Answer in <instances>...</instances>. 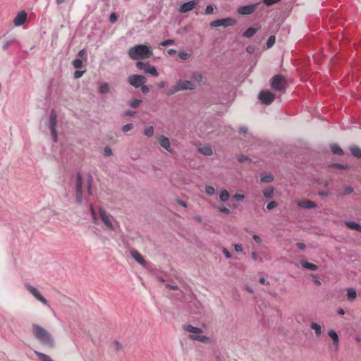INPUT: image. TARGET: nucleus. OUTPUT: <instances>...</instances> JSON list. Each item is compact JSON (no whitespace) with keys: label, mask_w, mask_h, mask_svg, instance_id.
<instances>
[{"label":"nucleus","mask_w":361,"mask_h":361,"mask_svg":"<svg viewBox=\"0 0 361 361\" xmlns=\"http://www.w3.org/2000/svg\"><path fill=\"white\" fill-rule=\"evenodd\" d=\"M179 91H180V88H179V86H178V83H176V85L175 86H173V87H170L167 90L166 95L171 96V95L174 94L175 93H176V92H178Z\"/></svg>","instance_id":"nucleus-34"},{"label":"nucleus","mask_w":361,"mask_h":361,"mask_svg":"<svg viewBox=\"0 0 361 361\" xmlns=\"http://www.w3.org/2000/svg\"><path fill=\"white\" fill-rule=\"evenodd\" d=\"M297 247L300 249V250H305L306 248V245L305 243H302V242H298L296 244Z\"/></svg>","instance_id":"nucleus-57"},{"label":"nucleus","mask_w":361,"mask_h":361,"mask_svg":"<svg viewBox=\"0 0 361 361\" xmlns=\"http://www.w3.org/2000/svg\"><path fill=\"white\" fill-rule=\"evenodd\" d=\"M274 180V176L271 173H264L261 176L262 183H271Z\"/></svg>","instance_id":"nucleus-29"},{"label":"nucleus","mask_w":361,"mask_h":361,"mask_svg":"<svg viewBox=\"0 0 361 361\" xmlns=\"http://www.w3.org/2000/svg\"><path fill=\"white\" fill-rule=\"evenodd\" d=\"M277 206V202H275V201H271L270 202H269L267 205V209L269 210H271L273 209L274 208H275Z\"/></svg>","instance_id":"nucleus-47"},{"label":"nucleus","mask_w":361,"mask_h":361,"mask_svg":"<svg viewBox=\"0 0 361 361\" xmlns=\"http://www.w3.org/2000/svg\"><path fill=\"white\" fill-rule=\"evenodd\" d=\"M131 255L133 257V259L140 264L145 265V260L143 259L142 255L140 254L139 252L137 250H133L131 252Z\"/></svg>","instance_id":"nucleus-21"},{"label":"nucleus","mask_w":361,"mask_h":361,"mask_svg":"<svg viewBox=\"0 0 361 361\" xmlns=\"http://www.w3.org/2000/svg\"><path fill=\"white\" fill-rule=\"evenodd\" d=\"M136 67L144 71L145 73H149L154 77L159 75V73L155 66H151L148 62L137 61L135 63Z\"/></svg>","instance_id":"nucleus-8"},{"label":"nucleus","mask_w":361,"mask_h":361,"mask_svg":"<svg viewBox=\"0 0 361 361\" xmlns=\"http://www.w3.org/2000/svg\"><path fill=\"white\" fill-rule=\"evenodd\" d=\"M109 91V87L107 83H104L99 87V92L102 94H106Z\"/></svg>","instance_id":"nucleus-39"},{"label":"nucleus","mask_w":361,"mask_h":361,"mask_svg":"<svg viewBox=\"0 0 361 361\" xmlns=\"http://www.w3.org/2000/svg\"><path fill=\"white\" fill-rule=\"evenodd\" d=\"M331 149L333 154L342 155L343 154V151L342 149L336 144H333L331 145Z\"/></svg>","instance_id":"nucleus-27"},{"label":"nucleus","mask_w":361,"mask_h":361,"mask_svg":"<svg viewBox=\"0 0 361 361\" xmlns=\"http://www.w3.org/2000/svg\"><path fill=\"white\" fill-rule=\"evenodd\" d=\"M198 0H191L187 2L183 3L180 5L179 8V12L181 13H185L192 11L198 4Z\"/></svg>","instance_id":"nucleus-15"},{"label":"nucleus","mask_w":361,"mask_h":361,"mask_svg":"<svg viewBox=\"0 0 361 361\" xmlns=\"http://www.w3.org/2000/svg\"><path fill=\"white\" fill-rule=\"evenodd\" d=\"M132 128H133V124L128 123V124L123 126L122 130H123V132L126 133V132L130 131Z\"/></svg>","instance_id":"nucleus-46"},{"label":"nucleus","mask_w":361,"mask_h":361,"mask_svg":"<svg viewBox=\"0 0 361 361\" xmlns=\"http://www.w3.org/2000/svg\"><path fill=\"white\" fill-rule=\"evenodd\" d=\"M111 154H112V151H111V148H109V147H106L104 148V155L110 156Z\"/></svg>","instance_id":"nucleus-58"},{"label":"nucleus","mask_w":361,"mask_h":361,"mask_svg":"<svg viewBox=\"0 0 361 361\" xmlns=\"http://www.w3.org/2000/svg\"><path fill=\"white\" fill-rule=\"evenodd\" d=\"M35 354L39 358L40 361H53L50 356L41 352L35 351Z\"/></svg>","instance_id":"nucleus-26"},{"label":"nucleus","mask_w":361,"mask_h":361,"mask_svg":"<svg viewBox=\"0 0 361 361\" xmlns=\"http://www.w3.org/2000/svg\"><path fill=\"white\" fill-rule=\"evenodd\" d=\"M140 87L142 93L144 94H147L149 92V88L147 85H142Z\"/></svg>","instance_id":"nucleus-56"},{"label":"nucleus","mask_w":361,"mask_h":361,"mask_svg":"<svg viewBox=\"0 0 361 361\" xmlns=\"http://www.w3.org/2000/svg\"><path fill=\"white\" fill-rule=\"evenodd\" d=\"M247 159V157L245 155H240L239 157H238V161L240 162H243L245 160H246Z\"/></svg>","instance_id":"nucleus-63"},{"label":"nucleus","mask_w":361,"mask_h":361,"mask_svg":"<svg viewBox=\"0 0 361 361\" xmlns=\"http://www.w3.org/2000/svg\"><path fill=\"white\" fill-rule=\"evenodd\" d=\"M26 289L39 301L44 305H47V300L42 295L39 291L30 284L25 285Z\"/></svg>","instance_id":"nucleus-14"},{"label":"nucleus","mask_w":361,"mask_h":361,"mask_svg":"<svg viewBox=\"0 0 361 361\" xmlns=\"http://www.w3.org/2000/svg\"><path fill=\"white\" fill-rule=\"evenodd\" d=\"M109 20L111 23H114L117 20V16L115 13L110 14Z\"/></svg>","instance_id":"nucleus-51"},{"label":"nucleus","mask_w":361,"mask_h":361,"mask_svg":"<svg viewBox=\"0 0 361 361\" xmlns=\"http://www.w3.org/2000/svg\"><path fill=\"white\" fill-rule=\"evenodd\" d=\"M236 23V20L232 18H226L223 19L216 20L211 23L210 25L214 27L220 26L228 27L234 25Z\"/></svg>","instance_id":"nucleus-9"},{"label":"nucleus","mask_w":361,"mask_h":361,"mask_svg":"<svg viewBox=\"0 0 361 361\" xmlns=\"http://www.w3.org/2000/svg\"><path fill=\"white\" fill-rule=\"evenodd\" d=\"M128 82L134 87H140L147 82L145 76L141 75H132L128 78Z\"/></svg>","instance_id":"nucleus-10"},{"label":"nucleus","mask_w":361,"mask_h":361,"mask_svg":"<svg viewBox=\"0 0 361 361\" xmlns=\"http://www.w3.org/2000/svg\"><path fill=\"white\" fill-rule=\"evenodd\" d=\"M159 145L166 149L168 152H171L172 149L171 148L170 142L168 137L164 135H160L159 137Z\"/></svg>","instance_id":"nucleus-18"},{"label":"nucleus","mask_w":361,"mask_h":361,"mask_svg":"<svg viewBox=\"0 0 361 361\" xmlns=\"http://www.w3.org/2000/svg\"><path fill=\"white\" fill-rule=\"evenodd\" d=\"M297 204L304 209H313L317 207V204L314 202L307 200L298 201Z\"/></svg>","instance_id":"nucleus-19"},{"label":"nucleus","mask_w":361,"mask_h":361,"mask_svg":"<svg viewBox=\"0 0 361 361\" xmlns=\"http://www.w3.org/2000/svg\"><path fill=\"white\" fill-rule=\"evenodd\" d=\"M84 71H75L74 72V78H80L83 75Z\"/></svg>","instance_id":"nucleus-54"},{"label":"nucleus","mask_w":361,"mask_h":361,"mask_svg":"<svg viewBox=\"0 0 361 361\" xmlns=\"http://www.w3.org/2000/svg\"><path fill=\"white\" fill-rule=\"evenodd\" d=\"M257 32V30L253 27L247 28L244 32L243 36L247 38L252 37Z\"/></svg>","instance_id":"nucleus-32"},{"label":"nucleus","mask_w":361,"mask_h":361,"mask_svg":"<svg viewBox=\"0 0 361 361\" xmlns=\"http://www.w3.org/2000/svg\"><path fill=\"white\" fill-rule=\"evenodd\" d=\"M328 334L333 341L334 346L335 347L336 350H337L339 344V338L337 333L334 330H330L329 331Z\"/></svg>","instance_id":"nucleus-20"},{"label":"nucleus","mask_w":361,"mask_h":361,"mask_svg":"<svg viewBox=\"0 0 361 361\" xmlns=\"http://www.w3.org/2000/svg\"><path fill=\"white\" fill-rule=\"evenodd\" d=\"M222 251H223V253L224 254L225 257L227 259H231L232 258L231 254L230 253V252L226 248H225V247L223 248Z\"/></svg>","instance_id":"nucleus-50"},{"label":"nucleus","mask_w":361,"mask_h":361,"mask_svg":"<svg viewBox=\"0 0 361 361\" xmlns=\"http://www.w3.org/2000/svg\"><path fill=\"white\" fill-rule=\"evenodd\" d=\"M263 195L266 198H271L274 195V188L273 187H269L266 190H263Z\"/></svg>","instance_id":"nucleus-31"},{"label":"nucleus","mask_w":361,"mask_h":361,"mask_svg":"<svg viewBox=\"0 0 361 361\" xmlns=\"http://www.w3.org/2000/svg\"><path fill=\"white\" fill-rule=\"evenodd\" d=\"M214 12V8L212 5H207L205 9V14L206 15H210L212 14Z\"/></svg>","instance_id":"nucleus-48"},{"label":"nucleus","mask_w":361,"mask_h":361,"mask_svg":"<svg viewBox=\"0 0 361 361\" xmlns=\"http://www.w3.org/2000/svg\"><path fill=\"white\" fill-rule=\"evenodd\" d=\"M73 64L75 68H80L82 67V61L81 59H74V61L73 62Z\"/></svg>","instance_id":"nucleus-44"},{"label":"nucleus","mask_w":361,"mask_h":361,"mask_svg":"<svg viewBox=\"0 0 361 361\" xmlns=\"http://www.w3.org/2000/svg\"><path fill=\"white\" fill-rule=\"evenodd\" d=\"M219 210L221 212H222V213H224V214H230V212H230V209H228V208H227V207H219Z\"/></svg>","instance_id":"nucleus-52"},{"label":"nucleus","mask_w":361,"mask_h":361,"mask_svg":"<svg viewBox=\"0 0 361 361\" xmlns=\"http://www.w3.org/2000/svg\"><path fill=\"white\" fill-rule=\"evenodd\" d=\"M93 178L90 173H78L75 179V200L79 204L83 201V191L86 190L88 195H92V185Z\"/></svg>","instance_id":"nucleus-1"},{"label":"nucleus","mask_w":361,"mask_h":361,"mask_svg":"<svg viewBox=\"0 0 361 361\" xmlns=\"http://www.w3.org/2000/svg\"><path fill=\"white\" fill-rule=\"evenodd\" d=\"M258 97L262 104L269 105L273 102L275 98V94L270 91H262L259 94Z\"/></svg>","instance_id":"nucleus-12"},{"label":"nucleus","mask_w":361,"mask_h":361,"mask_svg":"<svg viewBox=\"0 0 361 361\" xmlns=\"http://www.w3.org/2000/svg\"><path fill=\"white\" fill-rule=\"evenodd\" d=\"M129 57L133 60L149 59L153 55L151 48L145 44H137L128 51Z\"/></svg>","instance_id":"nucleus-3"},{"label":"nucleus","mask_w":361,"mask_h":361,"mask_svg":"<svg viewBox=\"0 0 361 361\" xmlns=\"http://www.w3.org/2000/svg\"><path fill=\"white\" fill-rule=\"evenodd\" d=\"M13 42V40L6 41L3 45V49L4 50L7 49Z\"/></svg>","instance_id":"nucleus-59"},{"label":"nucleus","mask_w":361,"mask_h":361,"mask_svg":"<svg viewBox=\"0 0 361 361\" xmlns=\"http://www.w3.org/2000/svg\"><path fill=\"white\" fill-rule=\"evenodd\" d=\"M27 18V13L24 11L19 12L13 19V23L16 26L19 27L23 25Z\"/></svg>","instance_id":"nucleus-16"},{"label":"nucleus","mask_w":361,"mask_h":361,"mask_svg":"<svg viewBox=\"0 0 361 361\" xmlns=\"http://www.w3.org/2000/svg\"><path fill=\"white\" fill-rule=\"evenodd\" d=\"M142 103L141 99H134L130 101L129 105L133 108H137Z\"/></svg>","instance_id":"nucleus-36"},{"label":"nucleus","mask_w":361,"mask_h":361,"mask_svg":"<svg viewBox=\"0 0 361 361\" xmlns=\"http://www.w3.org/2000/svg\"><path fill=\"white\" fill-rule=\"evenodd\" d=\"M312 279H313V281L315 284L317 285H320L321 284V281L319 279V278L316 276V275H312Z\"/></svg>","instance_id":"nucleus-60"},{"label":"nucleus","mask_w":361,"mask_h":361,"mask_svg":"<svg viewBox=\"0 0 361 361\" xmlns=\"http://www.w3.org/2000/svg\"><path fill=\"white\" fill-rule=\"evenodd\" d=\"M357 293L356 290L352 288H348L347 290V298L349 300H353L356 298Z\"/></svg>","instance_id":"nucleus-30"},{"label":"nucleus","mask_w":361,"mask_h":361,"mask_svg":"<svg viewBox=\"0 0 361 361\" xmlns=\"http://www.w3.org/2000/svg\"><path fill=\"white\" fill-rule=\"evenodd\" d=\"M175 44V41L173 39H166L164 42H162L161 44H160V46H162V47H167V46H170V45H173Z\"/></svg>","instance_id":"nucleus-43"},{"label":"nucleus","mask_w":361,"mask_h":361,"mask_svg":"<svg viewBox=\"0 0 361 361\" xmlns=\"http://www.w3.org/2000/svg\"><path fill=\"white\" fill-rule=\"evenodd\" d=\"M311 328L315 331V334L317 336H319L322 334L321 326L317 323L312 322L310 325Z\"/></svg>","instance_id":"nucleus-33"},{"label":"nucleus","mask_w":361,"mask_h":361,"mask_svg":"<svg viewBox=\"0 0 361 361\" xmlns=\"http://www.w3.org/2000/svg\"><path fill=\"white\" fill-rule=\"evenodd\" d=\"M233 198H235L237 201H242L245 199L244 195L235 194L233 195Z\"/></svg>","instance_id":"nucleus-53"},{"label":"nucleus","mask_w":361,"mask_h":361,"mask_svg":"<svg viewBox=\"0 0 361 361\" xmlns=\"http://www.w3.org/2000/svg\"><path fill=\"white\" fill-rule=\"evenodd\" d=\"M191 78L196 82H201L202 80V75L201 73L198 71L192 72L191 74Z\"/></svg>","instance_id":"nucleus-35"},{"label":"nucleus","mask_w":361,"mask_h":361,"mask_svg":"<svg viewBox=\"0 0 361 361\" xmlns=\"http://www.w3.org/2000/svg\"><path fill=\"white\" fill-rule=\"evenodd\" d=\"M352 154L358 159H361V149L357 146H352L350 148Z\"/></svg>","instance_id":"nucleus-25"},{"label":"nucleus","mask_w":361,"mask_h":361,"mask_svg":"<svg viewBox=\"0 0 361 361\" xmlns=\"http://www.w3.org/2000/svg\"><path fill=\"white\" fill-rule=\"evenodd\" d=\"M90 213H91L94 223H97V213H96V211L94 209L92 205H90Z\"/></svg>","instance_id":"nucleus-41"},{"label":"nucleus","mask_w":361,"mask_h":361,"mask_svg":"<svg viewBox=\"0 0 361 361\" xmlns=\"http://www.w3.org/2000/svg\"><path fill=\"white\" fill-rule=\"evenodd\" d=\"M205 192L207 195L212 196L215 193V189L213 186L207 185L205 188Z\"/></svg>","instance_id":"nucleus-42"},{"label":"nucleus","mask_w":361,"mask_h":361,"mask_svg":"<svg viewBox=\"0 0 361 361\" xmlns=\"http://www.w3.org/2000/svg\"><path fill=\"white\" fill-rule=\"evenodd\" d=\"M261 3L262 2H257L255 4L240 6L238 8L237 11L240 15H250L254 13V11Z\"/></svg>","instance_id":"nucleus-11"},{"label":"nucleus","mask_w":361,"mask_h":361,"mask_svg":"<svg viewBox=\"0 0 361 361\" xmlns=\"http://www.w3.org/2000/svg\"><path fill=\"white\" fill-rule=\"evenodd\" d=\"M251 256H252V258L254 261H257V254L255 252H252V254H251Z\"/></svg>","instance_id":"nucleus-64"},{"label":"nucleus","mask_w":361,"mask_h":361,"mask_svg":"<svg viewBox=\"0 0 361 361\" xmlns=\"http://www.w3.org/2000/svg\"><path fill=\"white\" fill-rule=\"evenodd\" d=\"M199 152L204 155L210 156L212 154L213 151L212 147L209 145H204L198 149Z\"/></svg>","instance_id":"nucleus-24"},{"label":"nucleus","mask_w":361,"mask_h":361,"mask_svg":"<svg viewBox=\"0 0 361 361\" xmlns=\"http://www.w3.org/2000/svg\"><path fill=\"white\" fill-rule=\"evenodd\" d=\"M271 87L276 91H282L286 89V78L281 74L275 75L271 78Z\"/></svg>","instance_id":"nucleus-6"},{"label":"nucleus","mask_w":361,"mask_h":361,"mask_svg":"<svg viewBox=\"0 0 361 361\" xmlns=\"http://www.w3.org/2000/svg\"><path fill=\"white\" fill-rule=\"evenodd\" d=\"M99 214L106 229L109 231H115L118 227H119V223L104 209H99Z\"/></svg>","instance_id":"nucleus-5"},{"label":"nucleus","mask_w":361,"mask_h":361,"mask_svg":"<svg viewBox=\"0 0 361 361\" xmlns=\"http://www.w3.org/2000/svg\"><path fill=\"white\" fill-rule=\"evenodd\" d=\"M56 123H57V115H56L55 110L53 109L50 112L48 126L50 129L51 134L53 137V141L54 142H57V141H58V137H57L56 129Z\"/></svg>","instance_id":"nucleus-7"},{"label":"nucleus","mask_w":361,"mask_h":361,"mask_svg":"<svg viewBox=\"0 0 361 361\" xmlns=\"http://www.w3.org/2000/svg\"><path fill=\"white\" fill-rule=\"evenodd\" d=\"M276 42V38L274 36L271 35L269 37L268 40H267V48H271V47H273V45Z\"/></svg>","instance_id":"nucleus-40"},{"label":"nucleus","mask_w":361,"mask_h":361,"mask_svg":"<svg viewBox=\"0 0 361 361\" xmlns=\"http://www.w3.org/2000/svg\"><path fill=\"white\" fill-rule=\"evenodd\" d=\"M183 329L191 334L189 338L194 341H197L203 343H209L210 338L203 334V331L198 328L192 326L191 324L183 325Z\"/></svg>","instance_id":"nucleus-4"},{"label":"nucleus","mask_w":361,"mask_h":361,"mask_svg":"<svg viewBox=\"0 0 361 361\" xmlns=\"http://www.w3.org/2000/svg\"><path fill=\"white\" fill-rule=\"evenodd\" d=\"M144 134L147 137H152L154 134V128L152 126L146 127L144 129Z\"/></svg>","instance_id":"nucleus-37"},{"label":"nucleus","mask_w":361,"mask_h":361,"mask_svg":"<svg viewBox=\"0 0 361 361\" xmlns=\"http://www.w3.org/2000/svg\"><path fill=\"white\" fill-rule=\"evenodd\" d=\"M345 225L350 229L355 230L358 232H361V225L355 221H346Z\"/></svg>","instance_id":"nucleus-23"},{"label":"nucleus","mask_w":361,"mask_h":361,"mask_svg":"<svg viewBox=\"0 0 361 361\" xmlns=\"http://www.w3.org/2000/svg\"><path fill=\"white\" fill-rule=\"evenodd\" d=\"M177 83L179 86L180 91L186 90H192L195 89V85L190 80H179V81H178Z\"/></svg>","instance_id":"nucleus-17"},{"label":"nucleus","mask_w":361,"mask_h":361,"mask_svg":"<svg viewBox=\"0 0 361 361\" xmlns=\"http://www.w3.org/2000/svg\"><path fill=\"white\" fill-rule=\"evenodd\" d=\"M281 0H262V2H263L267 6H272L278 2H279Z\"/></svg>","instance_id":"nucleus-45"},{"label":"nucleus","mask_w":361,"mask_h":361,"mask_svg":"<svg viewBox=\"0 0 361 361\" xmlns=\"http://www.w3.org/2000/svg\"><path fill=\"white\" fill-rule=\"evenodd\" d=\"M166 287L171 290H178V286H175V285H171V284L167 283V284H166Z\"/></svg>","instance_id":"nucleus-61"},{"label":"nucleus","mask_w":361,"mask_h":361,"mask_svg":"<svg viewBox=\"0 0 361 361\" xmlns=\"http://www.w3.org/2000/svg\"><path fill=\"white\" fill-rule=\"evenodd\" d=\"M252 238H253V240H254L256 243H261V238H260V237H259V235H253Z\"/></svg>","instance_id":"nucleus-62"},{"label":"nucleus","mask_w":361,"mask_h":361,"mask_svg":"<svg viewBox=\"0 0 361 361\" xmlns=\"http://www.w3.org/2000/svg\"><path fill=\"white\" fill-rule=\"evenodd\" d=\"M230 198V194L226 190H222L219 194V199L221 202H226Z\"/></svg>","instance_id":"nucleus-28"},{"label":"nucleus","mask_w":361,"mask_h":361,"mask_svg":"<svg viewBox=\"0 0 361 361\" xmlns=\"http://www.w3.org/2000/svg\"><path fill=\"white\" fill-rule=\"evenodd\" d=\"M300 264H301L302 267L304 269H310L312 271H316L318 269V267L316 264L310 263V262H307L306 260H301Z\"/></svg>","instance_id":"nucleus-22"},{"label":"nucleus","mask_w":361,"mask_h":361,"mask_svg":"<svg viewBox=\"0 0 361 361\" xmlns=\"http://www.w3.org/2000/svg\"><path fill=\"white\" fill-rule=\"evenodd\" d=\"M353 192V188L350 186H347L343 189V195H349V194L352 193Z\"/></svg>","instance_id":"nucleus-49"},{"label":"nucleus","mask_w":361,"mask_h":361,"mask_svg":"<svg viewBox=\"0 0 361 361\" xmlns=\"http://www.w3.org/2000/svg\"><path fill=\"white\" fill-rule=\"evenodd\" d=\"M234 250L237 252H241L243 251L242 245L240 244H235L234 245Z\"/></svg>","instance_id":"nucleus-55"},{"label":"nucleus","mask_w":361,"mask_h":361,"mask_svg":"<svg viewBox=\"0 0 361 361\" xmlns=\"http://www.w3.org/2000/svg\"><path fill=\"white\" fill-rule=\"evenodd\" d=\"M178 56L182 60H188L190 58V54L185 51H180L178 52Z\"/></svg>","instance_id":"nucleus-38"},{"label":"nucleus","mask_w":361,"mask_h":361,"mask_svg":"<svg viewBox=\"0 0 361 361\" xmlns=\"http://www.w3.org/2000/svg\"><path fill=\"white\" fill-rule=\"evenodd\" d=\"M26 289L39 301L44 305H47V300L42 295L39 291L30 284L25 285Z\"/></svg>","instance_id":"nucleus-13"},{"label":"nucleus","mask_w":361,"mask_h":361,"mask_svg":"<svg viewBox=\"0 0 361 361\" xmlns=\"http://www.w3.org/2000/svg\"><path fill=\"white\" fill-rule=\"evenodd\" d=\"M32 327L33 335L42 345L49 348L54 347V339L45 329L36 324H32Z\"/></svg>","instance_id":"nucleus-2"}]
</instances>
